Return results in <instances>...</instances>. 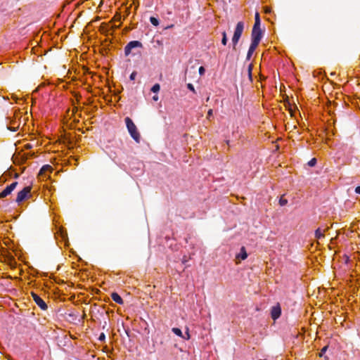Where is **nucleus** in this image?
<instances>
[{"label": "nucleus", "instance_id": "f257e3e1", "mask_svg": "<svg viewBox=\"0 0 360 360\" xmlns=\"http://www.w3.org/2000/svg\"><path fill=\"white\" fill-rule=\"evenodd\" d=\"M23 112L20 110H15L12 117H9V122L8 123V129L13 131H16L19 129L21 125L25 124L27 117H23Z\"/></svg>", "mask_w": 360, "mask_h": 360}, {"label": "nucleus", "instance_id": "f03ea898", "mask_svg": "<svg viewBox=\"0 0 360 360\" xmlns=\"http://www.w3.org/2000/svg\"><path fill=\"white\" fill-rule=\"evenodd\" d=\"M127 129L131 135V136L139 143L140 141V134L138 131L136 126L133 122L131 118L127 117L124 120Z\"/></svg>", "mask_w": 360, "mask_h": 360}, {"label": "nucleus", "instance_id": "7ed1b4c3", "mask_svg": "<svg viewBox=\"0 0 360 360\" xmlns=\"http://www.w3.org/2000/svg\"><path fill=\"white\" fill-rule=\"evenodd\" d=\"M31 191H32V186H28L25 187L20 191H19L17 195L16 202L18 204H20L22 201L30 198L32 196Z\"/></svg>", "mask_w": 360, "mask_h": 360}, {"label": "nucleus", "instance_id": "20e7f679", "mask_svg": "<svg viewBox=\"0 0 360 360\" xmlns=\"http://www.w3.org/2000/svg\"><path fill=\"white\" fill-rule=\"evenodd\" d=\"M244 29V24L243 22H238L236 25L234 34L232 38L233 46H236L238 44Z\"/></svg>", "mask_w": 360, "mask_h": 360}, {"label": "nucleus", "instance_id": "39448f33", "mask_svg": "<svg viewBox=\"0 0 360 360\" xmlns=\"http://www.w3.org/2000/svg\"><path fill=\"white\" fill-rule=\"evenodd\" d=\"M142 44L139 41H131L129 42L124 48V53L126 56L131 53L132 49L135 48H141Z\"/></svg>", "mask_w": 360, "mask_h": 360}, {"label": "nucleus", "instance_id": "423d86ee", "mask_svg": "<svg viewBox=\"0 0 360 360\" xmlns=\"http://www.w3.org/2000/svg\"><path fill=\"white\" fill-rule=\"evenodd\" d=\"M18 185L17 181H14L10 185L7 186L1 193H0V198H4L10 195L14 189L16 188Z\"/></svg>", "mask_w": 360, "mask_h": 360}, {"label": "nucleus", "instance_id": "0eeeda50", "mask_svg": "<svg viewBox=\"0 0 360 360\" xmlns=\"http://www.w3.org/2000/svg\"><path fill=\"white\" fill-rule=\"evenodd\" d=\"M262 39V31L260 27H254L252 28V41L253 43L259 44V41Z\"/></svg>", "mask_w": 360, "mask_h": 360}, {"label": "nucleus", "instance_id": "6e6552de", "mask_svg": "<svg viewBox=\"0 0 360 360\" xmlns=\"http://www.w3.org/2000/svg\"><path fill=\"white\" fill-rule=\"evenodd\" d=\"M32 297L35 302V303L41 309L46 310L48 307L46 302L36 293L32 292Z\"/></svg>", "mask_w": 360, "mask_h": 360}, {"label": "nucleus", "instance_id": "1a4fd4ad", "mask_svg": "<svg viewBox=\"0 0 360 360\" xmlns=\"http://www.w3.org/2000/svg\"><path fill=\"white\" fill-rule=\"evenodd\" d=\"M281 314V308L279 304L274 306L271 310V316L274 320H276Z\"/></svg>", "mask_w": 360, "mask_h": 360}, {"label": "nucleus", "instance_id": "9d476101", "mask_svg": "<svg viewBox=\"0 0 360 360\" xmlns=\"http://www.w3.org/2000/svg\"><path fill=\"white\" fill-rule=\"evenodd\" d=\"M247 257H248V253L246 252L245 248L243 246L240 248V253L236 256V264L240 263V260H245V259H247Z\"/></svg>", "mask_w": 360, "mask_h": 360}, {"label": "nucleus", "instance_id": "9b49d317", "mask_svg": "<svg viewBox=\"0 0 360 360\" xmlns=\"http://www.w3.org/2000/svg\"><path fill=\"white\" fill-rule=\"evenodd\" d=\"M53 171V168L49 165H44L41 169H40V172L39 173V176H46L48 174H51Z\"/></svg>", "mask_w": 360, "mask_h": 360}, {"label": "nucleus", "instance_id": "f8f14e48", "mask_svg": "<svg viewBox=\"0 0 360 360\" xmlns=\"http://www.w3.org/2000/svg\"><path fill=\"white\" fill-rule=\"evenodd\" d=\"M258 45L259 44H257L251 42V44L250 46V48H249V50H248V54H247V59L248 60L250 59L252 55L253 54L254 51H255V49H257Z\"/></svg>", "mask_w": 360, "mask_h": 360}, {"label": "nucleus", "instance_id": "ddd939ff", "mask_svg": "<svg viewBox=\"0 0 360 360\" xmlns=\"http://www.w3.org/2000/svg\"><path fill=\"white\" fill-rule=\"evenodd\" d=\"M111 298L117 304H122L124 303L122 298L117 292H112L111 294Z\"/></svg>", "mask_w": 360, "mask_h": 360}, {"label": "nucleus", "instance_id": "4468645a", "mask_svg": "<svg viewBox=\"0 0 360 360\" xmlns=\"http://www.w3.org/2000/svg\"><path fill=\"white\" fill-rule=\"evenodd\" d=\"M327 230L326 229H321V228H319L316 230L315 232V236L317 239H321L324 237L325 236V231Z\"/></svg>", "mask_w": 360, "mask_h": 360}, {"label": "nucleus", "instance_id": "2eb2a0df", "mask_svg": "<svg viewBox=\"0 0 360 360\" xmlns=\"http://www.w3.org/2000/svg\"><path fill=\"white\" fill-rule=\"evenodd\" d=\"M254 27H260V18H259V14L258 12L255 13V25L253 26Z\"/></svg>", "mask_w": 360, "mask_h": 360}, {"label": "nucleus", "instance_id": "dca6fc26", "mask_svg": "<svg viewBox=\"0 0 360 360\" xmlns=\"http://www.w3.org/2000/svg\"><path fill=\"white\" fill-rule=\"evenodd\" d=\"M288 204V200L284 198V195L281 196L279 199V205L281 206H285Z\"/></svg>", "mask_w": 360, "mask_h": 360}, {"label": "nucleus", "instance_id": "f3484780", "mask_svg": "<svg viewBox=\"0 0 360 360\" xmlns=\"http://www.w3.org/2000/svg\"><path fill=\"white\" fill-rule=\"evenodd\" d=\"M172 330L177 336H179L181 338L183 337V333H182L181 330L179 328H173Z\"/></svg>", "mask_w": 360, "mask_h": 360}, {"label": "nucleus", "instance_id": "a211bd4d", "mask_svg": "<svg viewBox=\"0 0 360 360\" xmlns=\"http://www.w3.org/2000/svg\"><path fill=\"white\" fill-rule=\"evenodd\" d=\"M150 22L154 26H158L159 25V20L156 18H155V17H150Z\"/></svg>", "mask_w": 360, "mask_h": 360}, {"label": "nucleus", "instance_id": "6ab92c4d", "mask_svg": "<svg viewBox=\"0 0 360 360\" xmlns=\"http://www.w3.org/2000/svg\"><path fill=\"white\" fill-rule=\"evenodd\" d=\"M160 86L159 84H155L153 86V87L151 88V91L154 93H157L160 91Z\"/></svg>", "mask_w": 360, "mask_h": 360}, {"label": "nucleus", "instance_id": "aec40b11", "mask_svg": "<svg viewBox=\"0 0 360 360\" xmlns=\"http://www.w3.org/2000/svg\"><path fill=\"white\" fill-rule=\"evenodd\" d=\"M182 338L184 339V340H187L191 338V335H190L188 328H186V330L185 332V334L184 335L183 334Z\"/></svg>", "mask_w": 360, "mask_h": 360}, {"label": "nucleus", "instance_id": "412c9836", "mask_svg": "<svg viewBox=\"0 0 360 360\" xmlns=\"http://www.w3.org/2000/svg\"><path fill=\"white\" fill-rule=\"evenodd\" d=\"M221 43L223 45H226L227 44V37H226V32H222V39H221Z\"/></svg>", "mask_w": 360, "mask_h": 360}, {"label": "nucleus", "instance_id": "4be33fe9", "mask_svg": "<svg viewBox=\"0 0 360 360\" xmlns=\"http://www.w3.org/2000/svg\"><path fill=\"white\" fill-rule=\"evenodd\" d=\"M316 164V159L315 158H312L311 160L308 162V165L309 167H314Z\"/></svg>", "mask_w": 360, "mask_h": 360}, {"label": "nucleus", "instance_id": "5701e85b", "mask_svg": "<svg viewBox=\"0 0 360 360\" xmlns=\"http://www.w3.org/2000/svg\"><path fill=\"white\" fill-rule=\"evenodd\" d=\"M264 12L266 14H269L271 13V8L269 6H264Z\"/></svg>", "mask_w": 360, "mask_h": 360}, {"label": "nucleus", "instance_id": "b1692460", "mask_svg": "<svg viewBox=\"0 0 360 360\" xmlns=\"http://www.w3.org/2000/svg\"><path fill=\"white\" fill-rule=\"evenodd\" d=\"M187 88L191 90V91H193V93H195V88L193 86V85L192 84H187Z\"/></svg>", "mask_w": 360, "mask_h": 360}, {"label": "nucleus", "instance_id": "393cba45", "mask_svg": "<svg viewBox=\"0 0 360 360\" xmlns=\"http://www.w3.org/2000/svg\"><path fill=\"white\" fill-rule=\"evenodd\" d=\"M212 115H213V110H212V109H210L207 114V119L210 120V117L212 116Z\"/></svg>", "mask_w": 360, "mask_h": 360}, {"label": "nucleus", "instance_id": "a878e982", "mask_svg": "<svg viewBox=\"0 0 360 360\" xmlns=\"http://www.w3.org/2000/svg\"><path fill=\"white\" fill-rule=\"evenodd\" d=\"M205 70L204 67L200 66V67L199 68V74H200V75H203L205 74Z\"/></svg>", "mask_w": 360, "mask_h": 360}, {"label": "nucleus", "instance_id": "bb28decb", "mask_svg": "<svg viewBox=\"0 0 360 360\" xmlns=\"http://www.w3.org/2000/svg\"><path fill=\"white\" fill-rule=\"evenodd\" d=\"M294 108H296V107L293 106V108H292V106H290L288 108V110H289L291 116H294Z\"/></svg>", "mask_w": 360, "mask_h": 360}, {"label": "nucleus", "instance_id": "cd10ccee", "mask_svg": "<svg viewBox=\"0 0 360 360\" xmlns=\"http://www.w3.org/2000/svg\"><path fill=\"white\" fill-rule=\"evenodd\" d=\"M105 27H106V25H105L102 24V25H101V27H100V30H101V32H105Z\"/></svg>", "mask_w": 360, "mask_h": 360}, {"label": "nucleus", "instance_id": "c85d7f7f", "mask_svg": "<svg viewBox=\"0 0 360 360\" xmlns=\"http://www.w3.org/2000/svg\"><path fill=\"white\" fill-rule=\"evenodd\" d=\"M355 192H356L357 194H359V195H360V186H357V187L355 188Z\"/></svg>", "mask_w": 360, "mask_h": 360}, {"label": "nucleus", "instance_id": "c756f323", "mask_svg": "<svg viewBox=\"0 0 360 360\" xmlns=\"http://www.w3.org/2000/svg\"><path fill=\"white\" fill-rule=\"evenodd\" d=\"M135 76H136V73L135 72H132L131 75H130V79H134Z\"/></svg>", "mask_w": 360, "mask_h": 360}, {"label": "nucleus", "instance_id": "7c9ffc66", "mask_svg": "<svg viewBox=\"0 0 360 360\" xmlns=\"http://www.w3.org/2000/svg\"><path fill=\"white\" fill-rule=\"evenodd\" d=\"M153 99L154 101H157L158 100V96L157 95H156V96H154L153 97Z\"/></svg>", "mask_w": 360, "mask_h": 360}, {"label": "nucleus", "instance_id": "2f4dec72", "mask_svg": "<svg viewBox=\"0 0 360 360\" xmlns=\"http://www.w3.org/2000/svg\"><path fill=\"white\" fill-rule=\"evenodd\" d=\"M326 347H323L321 350V352H324L326 350Z\"/></svg>", "mask_w": 360, "mask_h": 360}, {"label": "nucleus", "instance_id": "473e14b6", "mask_svg": "<svg viewBox=\"0 0 360 360\" xmlns=\"http://www.w3.org/2000/svg\"><path fill=\"white\" fill-rule=\"evenodd\" d=\"M26 148H31V146H30V144H27V145H26Z\"/></svg>", "mask_w": 360, "mask_h": 360}, {"label": "nucleus", "instance_id": "72a5a7b5", "mask_svg": "<svg viewBox=\"0 0 360 360\" xmlns=\"http://www.w3.org/2000/svg\"><path fill=\"white\" fill-rule=\"evenodd\" d=\"M104 337V334H102V335L101 336V338H103Z\"/></svg>", "mask_w": 360, "mask_h": 360}, {"label": "nucleus", "instance_id": "f704fd0d", "mask_svg": "<svg viewBox=\"0 0 360 360\" xmlns=\"http://www.w3.org/2000/svg\"><path fill=\"white\" fill-rule=\"evenodd\" d=\"M104 337V334H102V335L101 336V338H103Z\"/></svg>", "mask_w": 360, "mask_h": 360}]
</instances>
